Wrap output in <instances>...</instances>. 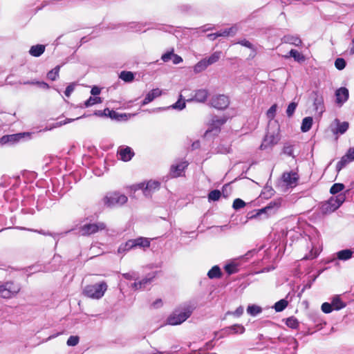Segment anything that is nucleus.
Here are the masks:
<instances>
[{"label": "nucleus", "instance_id": "obj_55", "mask_svg": "<svg viewBox=\"0 0 354 354\" xmlns=\"http://www.w3.org/2000/svg\"><path fill=\"white\" fill-rule=\"evenodd\" d=\"M171 59L174 64H178L183 62V58L180 56L176 55V54H174V53L172 56Z\"/></svg>", "mask_w": 354, "mask_h": 354}, {"label": "nucleus", "instance_id": "obj_10", "mask_svg": "<svg viewBox=\"0 0 354 354\" xmlns=\"http://www.w3.org/2000/svg\"><path fill=\"white\" fill-rule=\"evenodd\" d=\"M117 154L118 159L123 162H128L132 159L135 153L130 147H120L118 149Z\"/></svg>", "mask_w": 354, "mask_h": 354}, {"label": "nucleus", "instance_id": "obj_51", "mask_svg": "<svg viewBox=\"0 0 354 354\" xmlns=\"http://www.w3.org/2000/svg\"><path fill=\"white\" fill-rule=\"evenodd\" d=\"M174 55V53H173V50L171 51V52H167L166 53L163 54L161 57V59L164 62H169L170 59H171L172 58V56Z\"/></svg>", "mask_w": 354, "mask_h": 354}, {"label": "nucleus", "instance_id": "obj_9", "mask_svg": "<svg viewBox=\"0 0 354 354\" xmlns=\"http://www.w3.org/2000/svg\"><path fill=\"white\" fill-rule=\"evenodd\" d=\"M281 206V200H274L270 201L266 207L258 210V212L254 216H257L263 213L268 214H274Z\"/></svg>", "mask_w": 354, "mask_h": 354}, {"label": "nucleus", "instance_id": "obj_50", "mask_svg": "<svg viewBox=\"0 0 354 354\" xmlns=\"http://www.w3.org/2000/svg\"><path fill=\"white\" fill-rule=\"evenodd\" d=\"M238 44H241V46H243L245 47H247L250 49H254V46L251 42H250L248 40L246 39H242L237 42Z\"/></svg>", "mask_w": 354, "mask_h": 354}, {"label": "nucleus", "instance_id": "obj_22", "mask_svg": "<svg viewBox=\"0 0 354 354\" xmlns=\"http://www.w3.org/2000/svg\"><path fill=\"white\" fill-rule=\"evenodd\" d=\"M209 279H219L222 276V272L218 266H213L207 272Z\"/></svg>", "mask_w": 354, "mask_h": 354}, {"label": "nucleus", "instance_id": "obj_38", "mask_svg": "<svg viewBox=\"0 0 354 354\" xmlns=\"http://www.w3.org/2000/svg\"><path fill=\"white\" fill-rule=\"evenodd\" d=\"M345 186L342 183H335L332 185L330 189V193L335 195L342 192L344 189Z\"/></svg>", "mask_w": 354, "mask_h": 354}, {"label": "nucleus", "instance_id": "obj_42", "mask_svg": "<svg viewBox=\"0 0 354 354\" xmlns=\"http://www.w3.org/2000/svg\"><path fill=\"white\" fill-rule=\"evenodd\" d=\"M103 114H104V116H108L111 119H118L119 118V114L116 111L110 110L108 108L104 109Z\"/></svg>", "mask_w": 354, "mask_h": 354}, {"label": "nucleus", "instance_id": "obj_16", "mask_svg": "<svg viewBox=\"0 0 354 354\" xmlns=\"http://www.w3.org/2000/svg\"><path fill=\"white\" fill-rule=\"evenodd\" d=\"M162 91L159 88H154L151 90L146 95L143 101L142 102V105H146L149 102H152L156 97L161 95Z\"/></svg>", "mask_w": 354, "mask_h": 354}, {"label": "nucleus", "instance_id": "obj_45", "mask_svg": "<svg viewBox=\"0 0 354 354\" xmlns=\"http://www.w3.org/2000/svg\"><path fill=\"white\" fill-rule=\"evenodd\" d=\"M225 270L228 274H232L236 273L238 271V269L236 265L233 263L227 264L225 266Z\"/></svg>", "mask_w": 354, "mask_h": 354}, {"label": "nucleus", "instance_id": "obj_60", "mask_svg": "<svg viewBox=\"0 0 354 354\" xmlns=\"http://www.w3.org/2000/svg\"><path fill=\"white\" fill-rule=\"evenodd\" d=\"M346 156H348L352 161L354 160V148H350L346 153Z\"/></svg>", "mask_w": 354, "mask_h": 354}, {"label": "nucleus", "instance_id": "obj_26", "mask_svg": "<svg viewBox=\"0 0 354 354\" xmlns=\"http://www.w3.org/2000/svg\"><path fill=\"white\" fill-rule=\"evenodd\" d=\"M209 66L208 64L207 63L205 59H201L200 62H198L194 67V71L195 73H198L204 70H205Z\"/></svg>", "mask_w": 354, "mask_h": 354}, {"label": "nucleus", "instance_id": "obj_18", "mask_svg": "<svg viewBox=\"0 0 354 354\" xmlns=\"http://www.w3.org/2000/svg\"><path fill=\"white\" fill-rule=\"evenodd\" d=\"M208 95L209 93L207 89H199L196 91L193 100L198 102H205Z\"/></svg>", "mask_w": 354, "mask_h": 354}, {"label": "nucleus", "instance_id": "obj_43", "mask_svg": "<svg viewBox=\"0 0 354 354\" xmlns=\"http://www.w3.org/2000/svg\"><path fill=\"white\" fill-rule=\"evenodd\" d=\"M0 297L4 299H10L12 297L7 288L5 287L4 284L0 286Z\"/></svg>", "mask_w": 354, "mask_h": 354}, {"label": "nucleus", "instance_id": "obj_54", "mask_svg": "<svg viewBox=\"0 0 354 354\" xmlns=\"http://www.w3.org/2000/svg\"><path fill=\"white\" fill-rule=\"evenodd\" d=\"M162 305H163V302H162V300L161 299H157L156 301H154L151 304V306L153 308H159L162 307Z\"/></svg>", "mask_w": 354, "mask_h": 354}, {"label": "nucleus", "instance_id": "obj_58", "mask_svg": "<svg viewBox=\"0 0 354 354\" xmlns=\"http://www.w3.org/2000/svg\"><path fill=\"white\" fill-rule=\"evenodd\" d=\"M283 152H284V153H286L288 156H292V152H293L292 147L290 145L285 146L283 147Z\"/></svg>", "mask_w": 354, "mask_h": 354}, {"label": "nucleus", "instance_id": "obj_12", "mask_svg": "<svg viewBox=\"0 0 354 354\" xmlns=\"http://www.w3.org/2000/svg\"><path fill=\"white\" fill-rule=\"evenodd\" d=\"M336 103L339 106H342L346 102L349 97L348 90L346 87H341L335 91Z\"/></svg>", "mask_w": 354, "mask_h": 354}, {"label": "nucleus", "instance_id": "obj_31", "mask_svg": "<svg viewBox=\"0 0 354 354\" xmlns=\"http://www.w3.org/2000/svg\"><path fill=\"white\" fill-rule=\"evenodd\" d=\"M288 301L283 299L274 304V308L276 312H281L288 306Z\"/></svg>", "mask_w": 354, "mask_h": 354}, {"label": "nucleus", "instance_id": "obj_40", "mask_svg": "<svg viewBox=\"0 0 354 354\" xmlns=\"http://www.w3.org/2000/svg\"><path fill=\"white\" fill-rule=\"evenodd\" d=\"M247 312L250 315L255 316L261 312V308L255 305L249 306L247 308Z\"/></svg>", "mask_w": 354, "mask_h": 354}, {"label": "nucleus", "instance_id": "obj_8", "mask_svg": "<svg viewBox=\"0 0 354 354\" xmlns=\"http://www.w3.org/2000/svg\"><path fill=\"white\" fill-rule=\"evenodd\" d=\"M28 133H19L11 135H5L0 138V145H4L6 144L14 145L24 138Z\"/></svg>", "mask_w": 354, "mask_h": 354}, {"label": "nucleus", "instance_id": "obj_24", "mask_svg": "<svg viewBox=\"0 0 354 354\" xmlns=\"http://www.w3.org/2000/svg\"><path fill=\"white\" fill-rule=\"evenodd\" d=\"M283 39L285 43H288L296 46H300L302 43L299 37L292 35L284 36Z\"/></svg>", "mask_w": 354, "mask_h": 354}, {"label": "nucleus", "instance_id": "obj_34", "mask_svg": "<svg viewBox=\"0 0 354 354\" xmlns=\"http://www.w3.org/2000/svg\"><path fill=\"white\" fill-rule=\"evenodd\" d=\"M352 254L350 250H343L337 252V258L340 260H348L351 258Z\"/></svg>", "mask_w": 354, "mask_h": 354}, {"label": "nucleus", "instance_id": "obj_13", "mask_svg": "<svg viewBox=\"0 0 354 354\" xmlns=\"http://www.w3.org/2000/svg\"><path fill=\"white\" fill-rule=\"evenodd\" d=\"M299 176L295 172H285L283 174L282 180L287 186L290 187H295L297 183Z\"/></svg>", "mask_w": 354, "mask_h": 354}, {"label": "nucleus", "instance_id": "obj_41", "mask_svg": "<svg viewBox=\"0 0 354 354\" xmlns=\"http://www.w3.org/2000/svg\"><path fill=\"white\" fill-rule=\"evenodd\" d=\"M246 205V203L245 201H243L241 198H236L233 201L232 207L235 210L240 209L241 208H243Z\"/></svg>", "mask_w": 354, "mask_h": 354}, {"label": "nucleus", "instance_id": "obj_35", "mask_svg": "<svg viewBox=\"0 0 354 354\" xmlns=\"http://www.w3.org/2000/svg\"><path fill=\"white\" fill-rule=\"evenodd\" d=\"M352 162V160L348 158V156H346V154L344 156H343L341 158V160L337 163V166H336V168L338 171H340L341 169H342L347 164H348L349 162Z\"/></svg>", "mask_w": 354, "mask_h": 354}, {"label": "nucleus", "instance_id": "obj_2", "mask_svg": "<svg viewBox=\"0 0 354 354\" xmlns=\"http://www.w3.org/2000/svg\"><path fill=\"white\" fill-rule=\"evenodd\" d=\"M194 308L191 306H185L182 310H175L167 319V324L176 326L182 324L192 315Z\"/></svg>", "mask_w": 354, "mask_h": 354}, {"label": "nucleus", "instance_id": "obj_63", "mask_svg": "<svg viewBox=\"0 0 354 354\" xmlns=\"http://www.w3.org/2000/svg\"><path fill=\"white\" fill-rule=\"evenodd\" d=\"M127 251H128V250L126 248V247H124V244L120 245L118 249V253H119V254L124 253Z\"/></svg>", "mask_w": 354, "mask_h": 354}, {"label": "nucleus", "instance_id": "obj_47", "mask_svg": "<svg viewBox=\"0 0 354 354\" xmlns=\"http://www.w3.org/2000/svg\"><path fill=\"white\" fill-rule=\"evenodd\" d=\"M321 308L324 313H330L334 310L331 303L330 304L328 302L323 303Z\"/></svg>", "mask_w": 354, "mask_h": 354}, {"label": "nucleus", "instance_id": "obj_44", "mask_svg": "<svg viewBox=\"0 0 354 354\" xmlns=\"http://www.w3.org/2000/svg\"><path fill=\"white\" fill-rule=\"evenodd\" d=\"M277 106L276 104H274L270 106V108L268 110L266 115L268 119L273 120L276 115Z\"/></svg>", "mask_w": 354, "mask_h": 354}, {"label": "nucleus", "instance_id": "obj_3", "mask_svg": "<svg viewBox=\"0 0 354 354\" xmlns=\"http://www.w3.org/2000/svg\"><path fill=\"white\" fill-rule=\"evenodd\" d=\"M346 196L344 194H339L335 196L330 197L327 201L322 204V212L324 214H327L335 212L344 202Z\"/></svg>", "mask_w": 354, "mask_h": 354}, {"label": "nucleus", "instance_id": "obj_4", "mask_svg": "<svg viewBox=\"0 0 354 354\" xmlns=\"http://www.w3.org/2000/svg\"><path fill=\"white\" fill-rule=\"evenodd\" d=\"M127 196L118 192H109L103 198V202L108 207L123 205L127 202Z\"/></svg>", "mask_w": 354, "mask_h": 354}, {"label": "nucleus", "instance_id": "obj_14", "mask_svg": "<svg viewBox=\"0 0 354 354\" xmlns=\"http://www.w3.org/2000/svg\"><path fill=\"white\" fill-rule=\"evenodd\" d=\"M160 187V183L157 180H149L144 188V195L151 196L152 194L158 191Z\"/></svg>", "mask_w": 354, "mask_h": 354}, {"label": "nucleus", "instance_id": "obj_29", "mask_svg": "<svg viewBox=\"0 0 354 354\" xmlns=\"http://www.w3.org/2000/svg\"><path fill=\"white\" fill-rule=\"evenodd\" d=\"M234 28H230L227 29H225L223 31H219L215 33L209 34L208 35V37L214 36V37H227L231 33H234Z\"/></svg>", "mask_w": 354, "mask_h": 354}, {"label": "nucleus", "instance_id": "obj_15", "mask_svg": "<svg viewBox=\"0 0 354 354\" xmlns=\"http://www.w3.org/2000/svg\"><path fill=\"white\" fill-rule=\"evenodd\" d=\"M188 163L187 162H182L176 165L171 167V176L173 178H177L181 176L184 170L187 167Z\"/></svg>", "mask_w": 354, "mask_h": 354}, {"label": "nucleus", "instance_id": "obj_17", "mask_svg": "<svg viewBox=\"0 0 354 354\" xmlns=\"http://www.w3.org/2000/svg\"><path fill=\"white\" fill-rule=\"evenodd\" d=\"M335 122L337 124V127L333 131L335 134H343L344 133L349 127V123L348 122H341L339 120L335 119Z\"/></svg>", "mask_w": 354, "mask_h": 354}, {"label": "nucleus", "instance_id": "obj_49", "mask_svg": "<svg viewBox=\"0 0 354 354\" xmlns=\"http://www.w3.org/2000/svg\"><path fill=\"white\" fill-rule=\"evenodd\" d=\"M297 104L295 102H291L288 106V108L286 109V113L288 117H291L293 113H295V111L297 108Z\"/></svg>", "mask_w": 354, "mask_h": 354}, {"label": "nucleus", "instance_id": "obj_52", "mask_svg": "<svg viewBox=\"0 0 354 354\" xmlns=\"http://www.w3.org/2000/svg\"><path fill=\"white\" fill-rule=\"evenodd\" d=\"M243 313V308L242 306L238 307L234 312H227V314L233 315L236 317H240Z\"/></svg>", "mask_w": 354, "mask_h": 354}, {"label": "nucleus", "instance_id": "obj_23", "mask_svg": "<svg viewBox=\"0 0 354 354\" xmlns=\"http://www.w3.org/2000/svg\"><path fill=\"white\" fill-rule=\"evenodd\" d=\"M313 118L312 117H306L303 119L301 126V130L302 132H307L308 131L313 125Z\"/></svg>", "mask_w": 354, "mask_h": 354}, {"label": "nucleus", "instance_id": "obj_53", "mask_svg": "<svg viewBox=\"0 0 354 354\" xmlns=\"http://www.w3.org/2000/svg\"><path fill=\"white\" fill-rule=\"evenodd\" d=\"M172 106L174 109L182 110L185 107V102L181 101V100H178Z\"/></svg>", "mask_w": 354, "mask_h": 354}, {"label": "nucleus", "instance_id": "obj_25", "mask_svg": "<svg viewBox=\"0 0 354 354\" xmlns=\"http://www.w3.org/2000/svg\"><path fill=\"white\" fill-rule=\"evenodd\" d=\"M331 304L334 310H339L346 306V304L344 303L339 296H335L333 297Z\"/></svg>", "mask_w": 354, "mask_h": 354}, {"label": "nucleus", "instance_id": "obj_61", "mask_svg": "<svg viewBox=\"0 0 354 354\" xmlns=\"http://www.w3.org/2000/svg\"><path fill=\"white\" fill-rule=\"evenodd\" d=\"M144 188H145V183H138L137 185H135L132 187V189H133L135 192L138 190V189H142V191L144 192Z\"/></svg>", "mask_w": 354, "mask_h": 354}, {"label": "nucleus", "instance_id": "obj_62", "mask_svg": "<svg viewBox=\"0 0 354 354\" xmlns=\"http://www.w3.org/2000/svg\"><path fill=\"white\" fill-rule=\"evenodd\" d=\"M100 88L95 86L91 88V95L96 96L100 93Z\"/></svg>", "mask_w": 354, "mask_h": 354}, {"label": "nucleus", "instance_id": "obj_20", "mask_svg": "<svg viewBox=\"0 0 354 354\" xmlns=\"http://www.w3.org/2000/svg\"><path fill=\"white\" fill-rule=\"evenodd\" d=\"M45 51V46L42 44H37L31 46L29 53L33 57H39Z\"/></svg>", "mask_w": 354, "mask_h": 354}, {"label": "nucleus", "instance_id": "obj_48", "mask_svg": "<svg viewBox=\"0 0 354 354\" xmlns=\"http://www.w3.org/2000/svg\"><path fill=\"white\" fill-rule=\"evenodd\" d=\"M80 338L78 336H70L67 340V345L70 346H75L79 343Z\"/></svg>", "mask_w": 354, "mask_h": 354}, {"label": "nucleus", "instance_id": "obj_56", "mask_svg": "<svg viewBox=\"0 0 354 354\" xmlns=\"http://www.w3.org/2000/svg\"><path fill=\"white\" fill-rule=\"evenodd\" d=\"M74 91V86L72 84L68 85L64 91V94L66 97H69L71 93Z\"/></svg>", "mask_w": 354, "mask_h": 354}, {"label": "nucleus", "instance_id": "obj_32", "mask_svg": "<svg viewBox=\"0 0 354 354\" xmlns=\"http://www.w3.org/2000/svg\"><path fill=\"white\" fill-rule=\"evenodd\" d=\"M227 330H229L230 333L236 334L240 333L242 334L245 332V328L241 324H234L227 328Z\"/></svg>", "mask_w": 354, "mask_h": 354}, {"label": "nucleus", "instance_id": "obj_27", "mask_svg": "<svg viewBox=\"0 0 354 354\" xmlns=\"http://www.w3.org/2000/svg\"><path fill=\"white\" fill-rule=\"evenodd\" d=\"M221 51H216L212 53L208 58H205L208 65H212L217 62L221 56Z\"/></svg>", "mask_w": 354, "mask_h": 354}, {"label": "nucleus", "instance_id": "obj_19", "mask_svg": "<svg viewBox=\"0 0 354 354\" xmlns=\"http://www.w3.org/2000/svg\"><path fill=\"white\" fill-rule=\"evenodd\" d=\"M4 286L7 288L12 297L16 296L21 289L18 283H15L12 281H8L4 283Z\"/></svg>", "mask_w": 354, "mask_h": 354}, {"label": "nucleus", "instance_id": "obj_28", "mask_svg": "<svg viewBox=\"0 0 354 354\" xmlns=\"http://www.w3.org/2000/svg\"><path fill=\"white\" fill-rule=\"evenodd\" d=\"M286 324L290 328L297 329L299 326V322L296 317L292 316L286 319Z\"/></svg>", "mask_w": 354, "mask_h": 354}, {"label": "nucleus", "instance_id": "obj_46", "mask_svg": "<svg viewBox=\"0 0 354 354\" xmlns=\"http://www.w3.org/2000/svg\"><path fill=\"white\" fill-rule=\"evenodd\" d=\"M346 61L343 58H337L335 61V66L338 70H342L346 66Z\"/></svg>", "mask_w": 354, "mask_h": 354}, {"label": "nucleus", "instance_id": "obj_59", "mask_svg": "<svg viewBox=\"0 0 354 354\" xmlns=\"http://www.w3.org/2000/svg\"><path fill=\"white\" fill-rule=\"evenodd\" d=\"M124 247H126V248L127 249L128 251L129 250L135 248V245H133V242L132 239H130V240L127 241L126 243H124Z\"/></svg>", "mask_w": 354, "mask_h": 354}, {"label": "nucleus", "instance_id": "obj_21", "mask_svg": "<svg viewBox=\"0 0 354 354\" xmlns=\"http://www.w3.org/2000/svg\"><path fill=\"white\" fill-rule=\"evenodd\" d=\"M132 240L133 242V245H135V248H149L150 246V241L147 238L139 237Z\"/></svg>", "mask_w": 354, "mask_h": 354}, {"label": "nucleus", "instance_id": "obj_64", "mask_svg": "<svg viewBox=\"0 0 354 354\" xmlns=\"http://www.w3.org/2000/svg\"><path fill=\"white\" fill-rule=\"evenodd\" d=\"M36 84L39 85L43 88L48 89L49 88L48 84L44 82H37Z\"/></svg>", "mask_w": 354, "mask_h": 354}, {"label": "nucleus", "instance_id": "obj_7", "mask_svg": "<svg viewBox=\"0 0 354 354\" xmlns=\"http://www.w3.org/2000/svg\"><path fill=\"white\" fill-rule=\"evenodd\" d=\"M106 225L103 222L97 223H86L80 227V232L82 236H90L99 231L105 230Z\"/></svg>", "mask_w": 354, "mask_h": 354}, {"label": "nucleus", "instance_id": "obj_11", "mask_svg": "<svg viewBox=\"0 0 354 354\" xmlns=\"http://www.w3.org/2000/svg\"><path fill=\"white\" fill-rule=\"evenodd\" d=\"M279 140V137L278 133H268L260 146V149L263 150L268 147H270L277 144Z\"/></svg>", "mask_w": 354, "mask_h": 354}, {"label": "nucleus", "instance_id": "obj_6", "mask_svg": "<svg viewBox=\"0 0 354 354\" xmlns=\"http://www.w3.org/2000/svg\"><path fill=\"white\" fill-rule=\"evenodd\" d=\"M230 103V98L224 94H217L213 95L210 100L209 104L212 107L218 110L226 109Z\"/></svg>", "mask_w": 354, "mask_h": 354}, {"label": "nucleus", "instance_id": "obj_36", "mask_svg": "<svg viewBox=\"0 0 354 354\" xmlns=\"http://www.w3.org/2000/svg\"><path fill=\"white\" fill-rule=\"evenodd\" d=\"M60 66H57L47 73V77L50 80H55L59 77Z\"/></svg>", "mask_w": 354, "mask_h": 354}, {"label": "nucleus", "instance_id": "obj_39", "mask_svg": "<svg viewBox=\"0 0 354 354\" xmlns=\"http://www.w3.org/2000/svg\"><path fill=\"white\" fill-rule=\"evenodd\" d=\"M221 196V192L218 189H214L208 194V199L209 201H216L220 198Z\"/></svg>", "mask_w": 354, "mask_h": 354}, {"label": "nucleus", "instance_id": "obj_30", "mask_svg": "<svg viewBox=\"0 0 354 354\" xmlns=\"http://www.w3.org/2000/svg\"><path fill=\"white\" fill-rule=\"evenodd\" d=\"M120 78L126 82H131L134 79V75L131 71H123L119 75Z\"/></svg>", "mask_w": 354, "mask_h": 354}, {"label": "nucleus", "instance_id": "obj_5", "mask_svg": "<svg viewBox=\"0 0 354 354\" xmlns=\"http://www.w3.org/2000/svg\"><path fill=\"white\" fill-rule=\"evenodd\" d=\"M228 120V117L223 115L221 117L214 115L210 121L209 122V128L205 133V136H208L210 133L214 132L216 135H218L221 130V127L226 123Z\"/></svg>", "mask_w": 354, "mask_h": 354}, {"label": "nucleus", "instance_id": "obj_1", "mask_svg": "<svg viewBox=\"0 0 354 354\" xmlns=\"http://www.w3.org/2000/svg\"><path fill=\"white\" fill-rule=\"evenodd\" d=\"M107 288V283L103 281L97 283L86 286L82 293L86 297L100 299L104 295Z\"/></svg>", "mask_w": 354, "mask_h": 354}, {"label": "nucleus", "instance_id": "obj_37", "mask_svg": "<svg viewBox=\"0 0 354 354\" xmlns=\"http://www.w3.org/2000/svg\"><path fill=\"white\" fill-rule=\"evenodd\" d=\"M101 102H102L101 97H97V96L90 97L86 101H85L84 106L86 107H89L94 104H100Z\"/></svg>", "mask_w": 354, "mask_h": 354}, {"label": "nucleus", "instance_id": "obj_57", "mask_svg": "<svg viewBox=\"0 0 354 354\" xmlns=\"http://www.w3.org/2000/svg\"><path fill=\"white\" fill-rule=\"evenodd\" d=\"M152 278H144L141 281H138L142 286V288H145V286L149 283H151Z\"/></svg>", "mask_w": 354, "mask_h": 354}, {"label": "nucleus", "instance_id": "obj_33", "mask_svg": "<svg viewBox=\"0 0 354 354\" xmlns=\"http://www.w3.org/2000/svg\"><path fill=\"white\" fill-rule=\"evenodd\" d=\"M290 56L292 57L294 59L298 62H301L305 61V57L299 51L295 49L290 50L289 52Z\"/></svg>", "mask_w": 354, "mask_h": 354}]
</instances>
